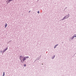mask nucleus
<instances>
[{
	"instance_id": "obj_1",
	"label": "nucleus",
	"mask_w": 76,
	"mask_h": 76,
	"mask_svg": "<svg viewBox=\"0 0 76 76\" xmlns=\"http://www.w3.org/2000/svg\"><path fill=\"white\" fill-rule=\"evenodd\" d=\"M26 58H29V57L26 56V57H24L23 59V57L22 56H20V60H21V63H23L24 61L26 60Z\"/></svg>"
},
{
	"instance_id": "obj_2",
	"label": "nucleus",
	"mask_w": 76,
	"mask_h": 76,
	"mask_svg": "<svg viewBox=\"0 0 76 76\" xmlns=\"http://www.w3.org/2000/svg\"><path fill=\"white\" fill-rule=\"evenodd\" d=\"M10 3V2L9 1V0L7 1V4H8V3Z\"/></svg>"
},
{
	"instance_id": "obj_3",
	"label": "nucleus",
	"mask_w": 76,
	"mask_h": 76,
	"mask_svg": "<svg viewBox=\"0 0 76 76\" xmlns=\"http://www.w3.org/2000/svg\"><path fill=\"white\" fill-rule=\"evenodd\" d=\"M7 23H6L5 26V28H6V27H7Z\"/></svg>"
},
{
	"instance_id": "obj_4",
	"label": "nucleus",
	"mask_w": 76,
	"mask_h": 76,
	"mask_svg": "<svg viewBox=\"0 0 76 76\" xmlns=\"http://www.w3.org/2000/svg\"><path fill=\"white\" fill-rule=\"evenodd\" d=\"M7 50V48L4 50V52H5V51H6Z\"/></svg>"
},
{
	"instance_id": "obj_5",
	"label": "nucleus",
	"mask_w": 76,
	"mask_h": 76,
	"mask_svg": "<svg viewBox=\"0 0 76 76\" xmlns=\"http://www.w3.org/2000/svg\"><path fill=\"white\" fill-rule=\"evenodd\" d=\"M4 73V72H3V75L2 76H4V75H5V73Z\"/></svg>"
},
{
	"instance_id": "obj_6",
	"label": "nucleus",
	"mask_w": 76,
	"mask_h": 76,
	"mask_svg": "<svg viewBox=\"0 0 76 76\" xmlns=\"http://www.w3.org/2000/svg\"><path fill=\"white\" fill-rule=\"evenodd\" d=\"M74 37H76V36H73V37H72V38H74Z\"/></svg>"
},
{
	"instance_id": "obj_7",
	"label": "nucleus",
	"mask_w": 76,
	"mask_h": 76,
	"mask_svg": "<svg viewBox=\"0 0 76 76\" xmlns=\"http://www.w3.org/2000/svg\"><path fill=\"white\" fill-rule=\"evenodd\" d=\"M57 45L55 46L54 47V48H56V47H57Z\"/></svg>"
},
{
	"instance_id": "obj_8",
	"label": "nucleus",
	"mask_w": 76,
	"mask_h": 76,
	"mask_svg": "<svg viewBox=\"0 0 76 76\" xmlns=\"http://www.w3.org/2000/svg\"><path fill=\"white\" fill-rule=\"evenodd\" d=\"M66 17H65L64 18H63V19H66Z\"/></svg>"
},
{
	"instance_id": "obj_9",
	"label": "nucleus",
	"mask_w": 76,
	"mask_h": 76,
	"mask_svg": "<svg viewBox=\"0 0 76 76\" xmlns=\"http://www.w3.org/2000/svg\"><path fill=\"white\" fill-rule=\"evenodd\" d=\"M24 67H26V64H24Z\"/></svg>"
},
{
	"instance_id": "obj_10",
	"label": "nucleus",
	"mask_w": 76,
	"mask_h": 76,
	"mask_svg": "<svg viewBox=\"0 0 76 76\" xmlns=\"http://www.w3.org/2000/svg\"><path fill=\"white\" fill-rule=\"evenodd\" d=\"M37 13H39V11H38Z\"/></svg>"
},
{
	"instance_id": "obj_11",
	"label": "nucleus",
	"mask_w": 76,
	"mask_h": 76,
	"mask_svg": "<svg viewBox=\"0 0 76 76\" xmlns=\"http://www.w3.org/2000/svg\"><path fill=\"white\" fill-rule=\"evenodd\" d=\"M31 12V11H30L29 12H29Z\"/></svg>"
}]
</instances>
